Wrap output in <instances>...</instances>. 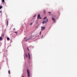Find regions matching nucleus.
<instances>
[{"label": "nucleus", "mask_w": 77, "mask_h": 77, "mask_svg": "<svg viewBox=\"0 0 77 77\" xmlns=\"http://www.w3.org/2000/svg\"><path fill=\"white\" fill-rule=\"evenodd\" d=\"M2 36H1L0 37V41H2V40H3V39H2Z\"/></svg>", "instance_id": "6e6552de"}, {"label": "nucleus", "mask_w": 77, "mask_h": 77, "mask_svg": "<svg viewBox=\"0 0 77 77\" xmlns=\"http://www.w3.org/2000/svg\"><path fill=\"white\" fill-rule=\"evenodd\" d=\"M26 38H24V41H27L28 40H29V39L30 38H29L28 39H27V40H26Z\"/></svg>", "instance_id": "423d86ee"}, {"label": "nucleus", "mask_w": 77, "mask_h": 77, "mask_svg": "<svg viewBox=\"0 0 77 77\" xmlns=\"http://www.w3.org/2000/svg\"><path fill=\"white\" fill-rule=\"evenodd\" d=\"M52 20L54 21V22H56V21L55 20L56 19L54 18L53 17L52 18Z\"/></svg>", "instance_id": "39448f33"}, {"label": "nucleus", "mask_w": 77, "mask_h": 77, "mask_svg": "<svg viewBox=\"0 0 77 77\" xmlns=\"http://www.w3.org/2000/svg\"><path fill=\"white\" fill-rule=\"evenodd\" d=\"M28 56L29 59H30V54L28 53Z\"/></svg>", "instance_id": "0eeeda50"}, {"label": "nucleus", "mask_w": 77, "mask_h": 77, "mask_svg": "<svg viewBox=\"0 0 77 77\" xmlns=\"http://www.w3.org/2000/svg\"><path fill=\"white\" fill-rule=\"evenodd\" d=\"M46 18H47V17H44V20H45V19H46Z\"/></svg>", "instance_id": "9d476101"}, {"label": "nucleus", "mask_w": 77, "mask_h": 77, "mask_svg": "<svg viewBox=\"0 0 77 77\" xmlns=\"http://www.w3.org/2000/svg\"><path fill=\"white\" fill-rule=\"evenodd\" d=\"M2 36H4V34H3V35H2Z\"/></svg>", "instance_id": "393cba45"}, {"label": "nucleus", "mask_w": 77, "mask_h": 77, "mask_svg": "<svg viewBox=\"0 0 77 77\" xmlns=\"http://www.w3.org/2000/svg\"><path fill=\"white\" fill-rule=\"evenodd\" d=\"M27 73L28 74V77H30V72L28 69H27Z\"/></svg>", "instance_id": "f257e3e1"}, {"label": "nucleus", "mask_w": 77, "mask_h": 77, "mask_svg": "<svg viewBox=\"0 0 77 77\" xmlns=\"http://www.w3.org/2000/svg\"><path fill=\"white\" fill-rule=\"evenodd\" d=\"M22 77H24V76L23 75H22Z\"/></svg>", "instance_id": "b1692460"}, {"label": "nucleus", "mask_w": 77, "mask_h": 77, "mask_svg": "<svg viewBox=\"0 0 77 77\" xmlns=\"http://www.w3.org/2000/svg\"><path fill=\"white\" fill-rule=\"evenodd\" d=\"M7 26L8 25V20H7Z\"/></svg>", "instance_id": "9b49d317"}, {"label": "nucleus", "mask_w": 77, "mask_h": 77, "mask_svg": "<svg viewBox=\"0 0 77 77\" xmlns=\"http://www.w3.org/2000/svg\"><path fill=\"white\" fill-rule=\"evenodd\" d=\"M27 48V50L29 51V48Z\"/></svg>", "instance_id": "6ab92c4d"}, {"label": "nucleus", "mask_w": 77, "mask_h": 77, "mask_svg": "<svg viewBox=\"0 0 77 77\" xmlns=\"http://www.w3.org/2000/svg\"><path fill=\"white\" fill-rule=\"evenodd\" d=\"M2 8V6H0V9H1Z\"/></svg>", "instance_id": "dca6fc26"}, {"label": "nucleus", "mask_w": 77, "mask_h": 77, "mask_svg": "<svg viewBox=\"0 0 77 77\" xmlns=\"http://www.w3.org/2000/svg\"><path fill=\"white\" fill-rule=\"evenodd\" d=\"M48 19H47L46 20H44L43 22L42 23L43 24H44V23H47L48 22Z\"/></svg>", "instance_id": "f03ea898"}, {"label": "nucleus", "mask_w": 77, "mask_h": 77, "mask_svg": "<svg viewBox=\"0 0 77 77\" xmlns=\"http://www.w3.org/2000/svg\"><path fill=\"white\" fill-rule=\"evenodd\" d=\"M40 35H41V32H40L39 33Z\"/></svg>", "instance_id": "a211bd4d"}, {"label": "nucleus", "mask_w": 77, "mask_h": 77, "mask_svg": "<svg viewBox=\"0 0 77 77\" xmlns=\"http://www.w3.org/2000/svg\"><path fill=\"white\" fill-rule=\"evenodd\" d=\"M26 57H28V55L27 54H26Z\"/></svg>", "instance_id": "2eb2a0df"}, {"label": "nucleus", "mask_w": 77, "mask_h": 77, "mask_svg": "<svg viewBox=\"0 0 77 77\" xmlns=\"http://www.w3.org/2000/svg\"><path fill=\"white\" fill-rule=\"evenodd\" d=\"M2 3H4L5 2V0H2Z\"/></svg>", "instance_id": "4468645a"}, {"label": "nucleus", "mask_w": 77, "mask_h": 77, "mask_svg": "<svg viewBox=\"0 0 77 77\" xmlns=\"http://www.w3.org/2000/svg\"><path fill=\"white\" fill-rule=\"evenodd\" d=\"M42 37H43V35H42Z\"/></svg>", "instance_id": "a878e982"}, {"label": "nucleus", "mask_w": 77, "mask_h": 77, "mask_svg": "<svg viewBox=\"0 0 77 77\" xmlns=\"http://www.w3.org/2000/svg\"><path fill=\"white\" fill-rule=\"evenodd\" d=\"M10 39L9 38V37H8L7 38V40L8 41H9Z\"/></svg>", "instance_id": "1a4fd4ad"}, {"label": "nucleus", "mask_w": 77, "mask_h": 77, "mask_svg": "<svg viewBox=\"0 0 77 77\" xmlns=\"http://www.w3.org/2000/svg\"><path fill=\"white\" fill-rule=\"evenodd\" d=\"M49 15H50V14H49Z\"/></svg>", "instance_id": "cd10ccee"}, {"label": "nucleus", "mask_w": 77, "mask_h": 77, "mask_svg": "<svg viewBox=\"0 0 77 77\" xmlns=\"http://www.w3.org/2000/svg\"><path fill=\"white\" fill-rule=\"evenodd\" d=\"M39 18L41 19V17H40V14H39L38 15L37 17V19H39Z\"/></svg>", "instance_id": "7ed1b4c3"}, {"label": "nucleus", "mask_w": 77, "mask_h": 77, "mask_svg": "<svg viewBox=\"0 0 77 77\" xmlns=\"http://www.w3.org/2000/svg\"><path fill=\"white\" fill-rule=\"evenodd\" d=\"M32 23H30V25H32Z\"/></svg>", "instance_id": "4be33fe9"}, {"label": "nucleus", "mask_w": 77, "mask_h": 77, "mask_svg": "<svg viewBox=\"0 0 77 77\" xmlns=\"http://www.w3.org/2000/svg\"><path fill=\"white\" fill-rule=\"evenodd\" d=\"M35 17V15H34V17Z\"/></svg>", "instance_id": "bb28decb"}, {"label": "nucleus", "mask_w": 77, "mask_h": 77, "mask_svg": "<svg viewBox=\"0 0 77 77\" xmlns=\"http://www.w3.org/2000/svg\"><path fill=\"white\" fill-rule=\"evenodd\" d=\"M13 30H15V28H14Z\"/></svg>", "instance_id": "412c9836"}, {"label": "nucleus", "mask_w": 77, "mask_h": 77, "mask_svg": "<svg viewBox=\"0 0 77 77\" xmlns=\"http://www.w3.org/2000/svg\"><path fill=\"white\" fill-rule=\"evenodd\" d=\"M14 33H17V32H15Z\"/></svg>", "instance_id": "f3484780"}, {"label": "nucleus", "mask_w": 77, "mask_h": 77, "mask_svg": "<svg viewBox=\"0 0 77 77\" xmlns=\"http://www.w3.org/2000/svg\"><path fill=\"white\" fill-rule=\"evenodd\" d=\"M0 13H2V11H0Z\"/></svg>", "instance_id": "5701e85b"}, {"label": "nucleus", "mask_w": 77, "mask_h": 77, "mask_svg": "<svg viewBox=\"0 0 77 77\" xmlns=\"http://www.w3.org/2000/svg\"><path fill=\"white\" fill-rule=\"evenodd\" d=\"M8 74H10V70H8Z\"/></svg>", "instance_id": "f8f14e48"}, {"label": "nucleus", "mask_w": 77, "mask_h": 77, "mask_svg": "<svg viewBox=\"0 0 77 77\" xmlns=\"http://www.w3.org/2000/svg\"><path fill=\"white\" fill-rule=\"evenodd\" d=\"M48 13H49V14H51V12H48Z\"/></svg>", "instance_id": "aec40b11"}, {"label": "nucleus", "mask_w": 77, "mask_h": 77, "mask_svg": "<svg viewBox=\"0 0 77 77\" xmlns=\"http://www.w3.org/2000/svg\"><path fill=\"white\" fill-rule=\"evenodd\" d=\"M41 30H44L45 29V27H43V26H41Z\"/></svg>", "instance_id": "20e7f679"}, {"label": "nucleus", "mask_w": 77, "mask_h": 77, "mask_svg": "<svg viewBox=\"0 0 77 77\" xmlns=\"http://www.w3.org/2000/svg\"><path fill=\"white\" fill-rule=\"evenodd\" d=\"M43 12H44V14H45V10H44L43 11Z\"/></svg>", "instance_id": "ddd939ff"}]
</instances>
